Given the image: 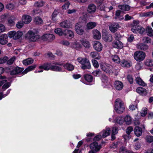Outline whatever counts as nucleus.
Instances as JSON below:
<instances>
[{"label":"nucleus","mask_w":153,"mask_h":153,"mask_svg":"<svg viewBox=\"0 0 153 153\" xmlns=\"http://www.w3.org/2000/svg\"><path fill=\"white\" fill-rule=\"evenodd\" d=\"M37 32L34 30H29L26 34L25 38L30 42H35L40 38Z\"/></svg>","instance_id":"f257e3e1"},{"label":"nucleus","mask_w":153,"mask_h":153,"mask_svg":"<svg viewBox=\"0 0 153 153\" xmlns=\"http://www.w3.org/2000/svg\"><path fill=\"white\" fill-rule=\"evenodd\" d=\"M115 109L117 113L119 114L122 113L125 111L124 103L120 99H117L115 100Z\"/></svg>","instance_id":"f03ea898"},{"label":"nucleus","mask_w":153,"mask_h":153,"mask_svg":"<svg viewBox=\"0 0 153 153\" xmlns=\"http://www.w3.org/2000/svg\"><path fill=\"white\" fill-rule=\"evenodd\" d=\"M78 62L81 64V68L83 70L90 69L91 66L89 60L87 58L78 57L77 59Z\"/></svg>","instance_id":"7ed1b4c3"},{"label":"nucleus","mask_w":153,"mask_h":153,"mask_svg":"<svg viewBox=\"0 0 153 153\" xmlns=\"http://www.w3.org/2000/svg\"><path fill=\"white\" fill-rule=\"evenodd\" d=\"M146 56L144 52L142 51H136L134 54V58L137 61L140 62L143 60Z\"/></svg>","instance_id":"20e7f679"},{"label":"nucleus","mask_w":153,"mask_h":153,"mask_svg":"<svg viewBox=\"0 0 153 153\" xmlns=\"http://www.w3.org/2000/svg\"><path fill=\"white\" fill-rule=\"evenodd\" d=\"M101 69L107 73L112 72L113 68L111 65L105 63H102L100 65Z\"/></svg>","instance_id":"39448f33"},{"label":"nucleus","mask_w":153,"mask_h":153,"mask_svg":"<svg viewBox=\"0 0 153 153\" xmlns=\"http://www.w3.org/2000/svg\"><path fill=\"white\" fill-rule=\"evenodd\" d=\"M53 64L54 65H51V70L59 72L62 71V68L60 67L58 65L61 66L63 65V64H60L59 63L56 62L53 63Z\"/></svg>","instance_id":"423d86ee"},{"label":"nucleus","mask_w":153,"mask_h":153,"mask_svg":"<svg viewBox=\"0 0 153 153\" xmlns=\"http://www.w3.org/2000/svg\"><path fill=\"white\" fill-rule=\"evenodd\" d=\"M88 13L90 14L94 13L97 10V7L94 4H89L86 9Z\"/></svg>","instance_id":"0eeeda50"},{"label":"nucleus","mask_w":153,"mask_h":153,"mask_svg":"<svg viewBox=\"0 0 153 153\" xmlns=\"http://www.w3.org/2000/svg\"><path fill=\"white\" fill-rule=\"evenodd\" d=\"M83 27L79 23L76 24L75 26V30L77 33L79 35H82L84 32Z\"/></svg>","instance_id":"6e6552de"},{"label":"nucleus","mask_w":153,"mask_h":153,"mask_svg":"<svg viewBox=\"0 0 153 153\" xmlns=\"http://www.w3.org/2000/svg\"><path fill=\"white\" fill-rule=\"evenodd\" d=\"M55 36L52 34H46L43 35L42 39L44 41H51L54 39Z\"/></svg>","instance_id":"1a4fd4ad"},{"label":"nucleus","mask_w":153,"mask_h":153,"mask_svg":"<svg viewBox=\"0 0 153 153\" xmlns=\"http://www.w3.org/2000/svg\"><path fill=\"white\" fill-rule=\"evenodd\" d=\"M93 46L95 50L97 51L100 52L102 50V45L100 42L98 41H94Z\"/></svg>","instance_id":"9d476101"},{"label":"nucleus","mask_w":153,"mask_h":153,"mask_svg":"<svg viewBox=\"0 0 153 153\" xmlns=\"http://www.w3.org/2000/svg\"><path fill=\"white\" fill-rule=\"evenodd\" d=\"M90 147L91 150H94L96 152L99 151L101 148L100 146L98 145V143L96 142H94L91 144L90 145Z\"/></svg>","instance_id":"9b49d317"},{"label":"nucleus","mask_w":153,"mask_h":153,"mask_svg":"<svg viewBox=\"0 0 153 153\" xmlns=\"http://www.w3.org/2000/svg\"><path fill=\"white\" fill-rule=\"evenodd\" d=\"M114 85L115 88L118 91L121 90L123 87V83L118 80L115 81L114 82Z\"/></svg>","instance_id":"f8f14e48"},{"label":"nucleus","mask_w":153,"mask_h":153,"mask_svg":"<svg viewBox=\"0 0 153 153\" xmlns=\"http://www.w3.org/2000/svg\"><path fill=\"white\" fill-rule=\"evenodd\" d=\"M61 27L63 28H69L72 27V25L70 21L67 20H65L63 21L59 24Z\"/></svg>","instance_id":"ddd939ff"},{"label":"nucleus","mask_w":153,"mask_h":153,"mask_svg":"<svg viewBox=\"0 0 153 153\" xmlns=\"http://www.w3.org/2000/svg\"><path fill=\"white\" fill-rule=\"evenodd\" d=\"M119 27V25L118 23H114L110 25L109 29L112 32L114 33L117 31Z\"/></svg>","instance_id":"4468645a"},{"label":"nucleus","mask_w":153,"mask_h":153,"mask_svg":"<svg viewBox=\"0 0 153 153\" xmlns=\"http://www.w3.org/2000/svg\"><path fill=\"white\" fill-rule=\"evenodd\" d=\"M24 69L22 68L17 67L14 68L12 70L10 71V74L12 75H14L19 74L22 72Z\"/></svg>","instance_id":"2eb2a0df"},{"label":"nucleus","mask_w":153,"mask_h":153,"mask_svg":"<svg viewBox=\"0 0 153 153\" xmlns=\"http://www.w3.org/2000/svg\"><path fill=\"white\" fill-rule=\"evenodd\" d=\"M97 3L98 4L97 7L98 10L101 11H108L107 8H108V7H105V4L103 3V1Z\"/></svg>","instance_id":"dca6fc26"},{"label":"nucleus","mask_w":153,"mask_h":153,"mask_svg":"<svg viewBox=\"0 0 153 153\" xmlns=\"http://www.w3.org/2000/svg\"><path fill=\"white\" fill-rule=\"evenodd\" d=\"M7 38V35L6 34H2L0 36V44L4 45L7 43V41L6 40Z\"/></svg>","instance_id":"f3484780"},{"label":"nucleus","mask_w":153,"mask_h":153,"mask_svg":"<svg viewBox=\"0 0 153 153\" xmlns=\"http://www.w3.org/2000/svg\"><path fill=\"white\" fill-rule=\"evenodd\" d=\"M136 92L142 96L146 95L147 93L146 90L144 88L142 87H139L136 90Z\"/></svg>","instance_id":"a211bd4d"},{"label":"nucleus","mask_w":153,"mask_h":153,"mask_svg":"<svg viewBox=\"0 0 153 153\" xmlns=\"http://www.w3.org/2000/svg\"><path fill=\"white\" fill-rule=\"evenodd\" d=\"M63 35L68 37L72 38L74 36V34L72 31L66 29L64 30Z\"/></svg>","instance_id":"6ab92c4d"},{"label":"nucleus","mask_w":153,"mask_h":153,"mask_svg":"<svg viewBox=\"0 0 153 153\" xmlns=\"http://www.w3.org/2000/svg\"><path fill=\"white\" fill-rule=\"evenodd\" d=\"M22 20L25 24H28L31 21V18L29 15H25L22 16Z\"/></svg>","instance_id":"aec40b11"},{"label":"nucleus","mask_w":153,"mask_h":153,"mask_svg":"<svg viewBox=\"0 0 153 153\" xmlns=\"http://www.w3.org/2000/svg\"><path fill=\"white\" fill-rule=\"evenodd\" d=\"M51 63H47L43 64L39 66V68L40 69H44L45 71H48L50 70Z\"/></svg>","instance_id":"412c9836"},{"label":"nucleus","mask_w":153,"mask_h":153,"mask_svg":"<svg viewBox=\"0 0 153 153\" xmlns=\"http://www.w3.org/2000/svg\"><path fill=\"white\" fill-rule=\"evenodd\" d=\"M134 131L135 135L137 137L141 136L142 133V128L139 126L135 127L134 130Z\"/></svg>","instance_id":"4be33fe9"},{"label":"nucleus","mask_w":153,"mask_h":153,"mask_svg":"<svg viewBox=\"0 0 153 153\" xmlns=\"http://www.w3.org/2000/svg\"><path fill=\"white\" fill-rule=\"evenodd\" d=\"M93 38L95 39H100L101 38L100 32L97 30H93Z\"/></svg>","instance_id":"5701e85b"},{"label":"nucleus","mask_w":153,"mask_h":153,"mask_svg":"<svg viewBox=\"0 0 153 153\" xmlns=\"http://www.w3.org/2000/svg\"><path fill=\"white\" fill-rule=\"evenodd\" d=\"M137 48L141 50L145 51L148 48V46L147 45L143 43H140L137 45Z\"/></svg>","instance_id":"b1692460"},{"label":"nucleus","mask_w":153,"mask_h":153,"mask_svg":"<svg viewBox=\"0 0 153 153\" xmlns=\"http://www.w3.org/2000/svg\"><path fill=\"white\" fill-rule=\"evenodd\" d=\"M111 133V129L109 128H106L102 131V137L105 138L109 135Z\"/></svg>","instance_id":"393cba45"},{"label":"nucleus","mask_w":153,"mask_h":153,"mask_svg":"<svg viewBox=\"0 0 153 153\" xmlns=\"http://www.w3.org/2000/svg\"><path fill=\"white\" fill-rule=\"evenodd\" d=\"M80 42L82 45L86 48H89L91 45L87 39H82L80 40Z\"/></svg>","instance_id":"a878e982"},{"label":"nucleus","mask_w":153,"mask_h":153,"mask_svg":"<svg viewBox=\"0 0 153 153\" xmlns=\"http://www.w3.org/2000/svg\"><path fill=\"white\" fill-rule=\"evenodd\" d=\"M90 56L92 58L94 59H99L101 58V56L96 51L91 52L90 54Z\"/></svg>","instance_id":"bb28decb"},{"label":"nucleus","mask_w":153,"mask_h":153,"mask_svg":"<svg viewBox=\"0 0 153 153\" xmlns=\"http://www.w3.org/2000/svg\"><path fill=\"white\" fill-rule=\"evenodd\" d=\"M113 46L117 48H122L123 47V45L121 42L118 41L113 43Z\"/></svg>","instance_id":"cd10ccee"},{"label":"nucleus","mask_w":153,"mask_h":153,"mask_svg":"<svg viewBox=\"0 0 153 153\" xmlns=\"http://www.w3.org/2000/svg\"><path fill=\"white\" fill-rule=\"evenodd\" d=\"M63 67L65 69H67L69 71H71L74 70V66L71 64L67 63L63 65Z\"/></svg>","instance_id":"c85d7f7f"},{"label":"nucleus","mask_w":153,"mask_h":153,"mask_svg":"<svg viewBox=\"0 0 153 153\" xmlns=\"http://www.w3.org/2000/svg\"><path fill=\"white\" fill-rule=\"evenodd\" d=\"M119 8L123 11H128L130 9V7L128 5H119Z\"/></svg>","instance_id":"c756f323"},{"label":"nucleus","mask_w":153,"mask_h":153,"mask_svg":"<svg viewBox=\"0 0 153 153\" xmlns=\"http://www.w3.org/2000/svg\"><path fill=\"white\" fill-rule=\"evenodd\" d=\"M97 24L94 22H90L88 23L86 25V27L88 29H91L93 28L96 26Z\"/></svg>","instance_id":"7c9ffc66"},{"label":"nucleus","mask_w":153,"mask_h":153,"mask_svg":"<svg viewBox=\"0 0 153 153\" xmlns=\"http://www.w3.org/2000/svg\"><path fill=\"white\" fill-rule=\"evenodd\" d=\"M36 65L29 66L26 68L25 70L22 72V73L24 74H26L28 72L33 70L36 67Z\"/></svg>","instance_id":"2f4dec72"},{"label":"nucleus","mask_w":153,"mask_h":153,"mask_svg":"<svg viewBox=\"0 0 153 153\" xmlns=\"http://www.w3.org/2000/svg\"><path fill=\"white\" fill-rule=\"evenodd\" d=\"M33 62V60L31 58H28L23 61V63L24 65H27L32 64Z\"/></svg>","instance_id":"473e14b6"},{"label":"nucleus","mask_w":153,"mask_h":153,"mask_svg":"<svg viewBox=\"0 0 153 153\" xmlns=\"http://www.w3.org/2000/svg\"><path fill=\"white\" fill-rule=\"evenodd\" d=\"M135 80L137 83L140 85L144 86L146 85V84L139 77H137L136 79Z\"/></svg>","instance_id":"72a5a7b5"},{"label":"nucleus","mask_w":153,"mask_h":153,"mask_svg":"<svg viewBox=\"0 0 153 153\" xmlns=\"http://www.w3.org/2000/svg\"><path fill=\"white\" fill-rule=\"evenodd\" d=\"M146 31L148 35L150 36H153V30L151 27L147 26L146 29Z\"/></svg>","instance_id":"f704fd0d"},{"label":"nucleus","mask_w":153,"mask_h":153,"mask_svg":"<svg viewBox=\"0 0 153 153\" xmlns=\"http://www.w3.org/2000/svg\"><path fill=\"white\" fill-rule=\"evenodd\" d=\"M124 121L126 124L129 125L132 122V118L130 116L127 115L124 118Z\"/></svg>","instance_id":"c9c22d12"},{"label":"nucleus","mask_w":153,"mask_h":153,"mask_svg":"<svg viewBox=\"0 0 153 153\" xmlns=\"http://www.w3.org/2000/svg\"><path fill=\"white\" fill-rule=\"evenodd\" d=\"M111 57L113 61L117 63H119L120 62V60L118 56L114 55L111 56Z\"/></svg>","instance_id":"e433bc0d"},{"label":"nucleus","mask_w":153,"mask_h":153,"mask_svg":"<svg viewBox=\"0 0 153 153\" xmlns=\"http://www.w3.org/2000/svg\"><path fill=\"white\" fill-rule=\"evenodd\" d=\"M145 65L148 67H151L153 66V60L151 59H147L145 62Z\"/></svg>","instance_id":"4c0bfd02"},{"label":"nucleus","mask_w":153,"mask_h":153,"mask_svg":"<svg viewBox=\"0 0 153 153\" xmlns=\"http://www.w3.org/2000/svg\"><path fill=\"white\" fill-rule=\"evenodd\" d=\"M87 23V20L86 18L84 17H81L79 19V22L78 23H79L82 25H85Z\"/></svg>","instance_id":"58836bf2"},{"label":"nucleus","mask_w":153,"mask_h":153,"mask_svg":"<svg viewBox=\"0 0 153 153\" xmlns=\"http://www.w3.org/2000/svg\"><path fill=\"white\" fill-rule=\"evenodd\" d=\"M22 31H18L17 32L15 31L14 39H19L22 36Z\"/></svg>","instance_id":"ea45409f"},{"label":"nucleus","mask_w":153,"mask_h":153,"mask_svg":"<svg viewBox=\"0 0 153 153\" xmlns=\"http://www.w3.org/2000/svg\"><path fill=\"white\" fill-rule=\"evenodd\" d=\"M120 153H131V152L128 150L125 147H122L120 149Z\"/></svg>","instance_id":"a19ab883"},{"label":"nucleus","mask_w":153,"mask_h":153,"mask_svg":"<svg viewBox=\"0 0 153 153\" xmlns=\"http://www.w3.org/2000/svg\"><path fill=\"white\" fill-rule=\"evenodd\" d=\"M121 64L123 67H129L131 66L130 63L125 60L122 61Z\"/></svg>","instance_id":"79ce46f5"},{"label":"nucleus","mask_w":153,"mask_h":153,"mask_svg":"<svg viewBox=\"0 0 153 153\" xmlns=\"http://www.w3.org/2000/svg\"><path fill=\"white\" fill-rule=\"evenodd\" d=\"M84 77L86 81L89 82H91L93 79V76L90 75H85L84 76Z\"/></svg>","instance_id":"37998d69"},{"label":"nucleus","mask_w":153,"mask_h":153,"mask_svg":"<svg viewBox=\"0 0 153 153\" xmlns=\"http://www.w3.org/2000/svg\"><path fill=\"white\" fill-rule=\"evenodd\" d=\"M35 23L37 25H39L42 24L43 22L42 19L39 17H36L34 20Z\"/></svg>","instance_id":"c03bdc74"},{"label":"nucleus","mask_w":153,"mask_h":153,"mask_svg":"<svg viewBox=\"0 0 153 153\" xmlns=\"http://www.w3.org/2000/svg\"><path fill=\"white\" fill-rule=\"evenodd\" d=\"M55 32L59 36L63 35L64 31H62V29L60 28H58L54 30Z\"/></svg>","instance_id":"a18cd8bd"},{"label":"nucleus","mask_w":153,"mask_h":153,"mask_svg":"<svg viewBox=\"0 0 153 153\" xmlns=\"http://www.w3.org/2000/svg\"><path fill=\"white\" fill-rule=\"evenodd\" d=\"M45 2L42 1H39L34 4V6L37 7H40L44 5Z\"/></svg>","instance_id":"49530a36"},{"label":"nucleus","mask_w":153,"mask_h":153,"mask_svg":"<svg viewBox=\"0 0 153 153\" xmlns=\"http://www.w3.org/2000/svg\"><path fill=\"white\" fill-rule=\"evenodd\" d=\"M8 60V57L6 56L0 58V64H2L4 63L7 62Z\"/></svg>","instance_id":"de8ad7c7"},{"label":"nucleus","mask_w":153,"mask_h":153,"mask_svg":"<svg viewBox=\"0 0 153 153\" xmlns=\"http://www.w3.org/2000/svg\"><path fill=\"white\" fill-rule=\"evenodd\" d=\"M147 108H143L140 112L141 115L142 117H145L147 114Z\"/></svg>","instance_id":"09e8293b"},{"label":"nucleus","mask_w":153,"mask_h":153,"mask_svg":"<svg viewBox=\"0 0 153 153\" xmlns=\"http://www.w3.org/2000/svg\"><path fill=\"white\" fill-rule=\"evenodd\" d=\"M146 140L147 142L151 143L153 141V136L148 135L146 137Z\"/></svg>","instance_id":"8fccbe9b"},{"label":"nucleus","mask_w":153,"mask_h":153,"mask_svg":"<svg viewBox=\"0 0 153 153\" xmlns=\"http://www.w3.org/2000/svg\"><path fill=\"white\" fill-rule=\"evenodd\" d=\"M58 13V12L56 10H55L53 12L52 15V18L53 21H55L56 20L55 18Z\"/></svg>","instance_id":"3c124183"},{"label":"nucleus","mask_w":153,"mask_h":153,"mask_svg":"<svg viewBox=\"0 0 153 153\" xmlns=\"http://www.w3.org/2000/svg\"><path fill=\"white\" fill-rule=\"evenodd\" d=\"M10 85V83L9 82H7L5 83L2 86V89L3 91L5 90L8 88Z\"/></svg>","instance_id":"603ef678"},{"label":"nucleus","mask_w":153,"mask_h":153,"mask_svg":"<svg viewBox=\"0 0 153 153\" xmlns=\"http://www.w3.org/2000/svg\"><path fill=\"white\" fill-rule=\"evenodd\" d=\"M16 59V58L15 56H13L10 58V59L7 61V64L9 65H11L12 64Z\"/></svg>","instance_id":"864d4df0"},{"label":"nucleus","mask_w":153,"mask_h":153,"mask_svg":"<svg viewBox=\"0 0 153 153\" xmlns=\"http://www.w3.org/2000/svg\"><path fill=\"white\" fill-rule=\"evenodd\" d=\"M6 7L9 10H11L14 8L15 6L13 4L10 3L6 5Z\"/></svg>","instance_id":"5fc2aeb1"},{"label":"nucleus","mask_w":153,"mask_h":153,"mask_svg":"<svg viewBox=\"0 0 153 153\" xmlns=\"http://www.w3.org/2000/svg\"><path fill=\"white\" fill-rule=\"evenodd\" d=\"M122 37V36L119 33H116L114 35V37L115 39L118 41H119Z\"/></svg>","instance_id":"6e6d98bb"},{"label":"nucleus","mask_w":153,"mask_h":153,"mask_svg":"<svg viewBox=\"0 0 153 153\" xmlns=\"http://www.w3.org/2000/svg\"><path fill=\"white\" fill-rule=\"evenodd\" d=\"M133 130V128L131 126H129L128 127L126 130V133L129 135L131 132Z\"/></svg>","instance_id":"4d7b16f0"},{"label":"nucleus","mask_w":153,"mask_h":153,"mask_svg":"<svg viewBox=\"0 0 153 153\" xmlns=\"http://www.w3.org/2000/svg\"><path fill=\"white\" fill-rule=\"evenodd\" d=\"M143 41L145 43H148L151 42V39L150 38L148 37H145L143 38Z\"/></svg>","instance_id":"13d9d810"},{"label":"nucleus","mask_w":153,"mask_h":153,"mask_svg":"<svg viewBox=\"0 0 153 153\" xmlns=\"http://www.w3.org/2000/svg\"><path fill=\"white\" fill-rule=\"evenodd\" d=\"M92 63L93 66L96 68L99 67V65L98 62L95 59H92Z\"/></svg>","instance_id":"bf43d9fd"},{"label":"nucleus","mask_w":153,"mask_h":153,"mask_svg":"<svg viewBox=\"0 0 153 153\" xmlns=\"http://www.w3.org/2000/svg\"><path fill=\"white\" fill-rule=\"evenodd\" d=\"M137 108V104L133 105V104H131V105L129 107V109L130 110L132 111L134 110L136 108Z\"/></svg>","instance_id":"052dcab7"},{"label":"nucleus","mask_w":153,"mask_h":153,"mask_svg":"<svg viewBox=\"0 0 153 153\" xmlns=\"http://www.w3.org/2000/svg\"><path fill=\"white\" fill-rule=\"evenodd\" d=\"M15 33V31H12L9 32L8 33V35L10 38H13L14 39V36Z\"/></svg>","instance_id":"680f3d73"},{"label":"nucleus","mask_w":153,"mask_h":153,"mask_svg":"<svg viewBox=\"0 0 153 153\" xmlns=\"http://www.w3.org/2000/svg\"><path fill=\"white\" fill-rule=\"evenodd\" d=\"M6 29L4 25L0 24V33L5 31Z\"/></svg>","instance_id":"e2e57ef3"},{"label":"nucleus","mask_w":153,"mask_h":153,"mask_svg":"<svg viewBox=\"0 0 153 153\" xmlns=\"http://www.w3.org/2000/svg\"><path fill=\"white\" fill-rule=\"evenodd\" d=\"M116 122L118 124L121 125L123 124V121L122 118L119 117L117 119Z\"/></svg>","instance_id":"0e129e2a"},{"label":"nucleus","mask_w":153,"mask_h":153,"mask_svg":"<svg viewBox=\"0 0 153 153\" xmlns=\"http://www.w3.org/2000/svg\"><path fill=\"white\" fill-rule=\"evenodd\" d=\"M24 22H19L16 24V27L18 28H21L24 25Z\"/></svg>","instance_id":"69168bd1"},{"label":"nucleus","mask_w":153,"mask_h":153,"mask_svg":"<svg viewBox=\"0 0 153 153\" xmlns=\"http://www.w3.org/2000/svg\"><path fill=\"white\" fill-rule=\"evenodd\" d=\"M70 3L69 2H67L65 3L63 6H62V8L63 9H68Z\"/></svg>","instance_id":"338daca9"},{"label":"nucleus","mask_w":153,"mask_h":153,"mask_svg":"<svg viewBox=\"0 0 153 153\" xmlns=\"http://www.w3.org/2000/svg\"><path fill=\"white\" fill-rule=\"evenodd\" d=\"M127 79L130 84L133 82V80L132 76L130 75H128L127 76Z\"/></svg>","instance_id":"774afa93"}]
</instances>
